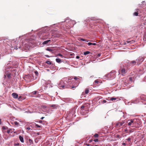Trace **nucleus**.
Masks as SVG:
<instances>
[{"mask_svg":"<svg viewBox=\"0 0 146 146\" xmlns=\"http://www.w3.org/2000/svg\"><path fill=\"white\" fill-rule=\"evenodd\" d=\"M95 82V83H98V80H96Z\"/></svg>","mask_w":146,"mask_h":146,"instance_id":"obj_45","label":"nucleus"},{"mask_svg":"<svg viewBox=\"0 0 146 146\" xmlns=\"http://www.w3.org/2000/svg\"><path fill=\"white\" fill-rule=\"evenodd\" d=\"M89 92V90L88 89H86L85 90V94H87Z\"/></svg>","mask_w":146,"mask_h":146,"instance_id":"obj_24","label":"nucleus"},{"mask_svg":"<svg viewBox=\"0 0 146 146\" xmlns=\"http://www.w3.org/2000/svg\"><path fill=\"white\" fill-rule=\"evenodd\" d=\"M90 53V52L89 51H87L86 52H84V55H86L89 54Z\"/></svg>","mask_w":146,"mask_h":146,"instance_id":"obj_17","label":"nucleus"},{"mask_svg":"<svg viewBox=\"0 0 146 146\" xmlns=\"http://www.w3.org/2000/svg\"><path fill=\"white\" fill-rule=\"evenodd\" d=\"M78 78L77 77H75L74 78V79H75V80H77V79H78Z\"/></svg>","mask_w":146,"mask_h":146,"instance_id":"obj_39","label":"nucleus"},{"mask_svg":"<svg viewBox=\"0 0 146 146\" xmlns=\"http://www.w3.org/2000/svg\"><path fill=\"white\" fill-rule=\"evenodd\" d=\"M91 19L92 20H96V19Z\"/></svg>","mask_w":146,"mask_h":146,"instance_id":"obj_50","label":"nucleus"},{"mask_svg":"<svg viewBox=\"0 0 146 146\" xmlns=\"http://www.w3.org/2000/svg\"><path fill=\"white\" fill-rule=\"evenodd\" d=\"M128 122V125H129V126H130L131 124V123L132 122H133V119H131L130 120V121H129V122Z\"/></svg>","mask_w":146,"mask_h":146,"instance_id":"obj_10","label":"nucleus"},{"mask_svg":"<svg viewBox=\"0 0 146 146\" xmlns=\"http://www.w3.org/2000/svg\"><path fill=\"white\" fill-rule=\"evenodd\" d=\"M52 107L53 106V105H52Z\"/></svg>","mask_w":146,"mask_h":146,"instance_id":"obj_53","label":"nucleus"},{"mask_svg":"<svg viewBox=\"0 0 146 146\" xmlns=\"http://www.w3.org/2000/svg\"><path fill=\"white\" fill-rule=\"evenodd\" d=\"M7 76L8 78H9L11 77V74H8Z\"/></svg>","mask_w":146,"mask_h":146,"instance_id":"obj_35","label":"nucleus"},{"mask_svg":"<svg viewBox=\"0 0 146 146\" xmlns=\"http://www.w3.org/2000/svg\"><path fill=\"white\" fill-rule=\"evenodd\" d=\"M80 40L83 41H84L86 42H88V41L86 39H83L82 38H80Z\"/></svg>","mask_w":146,"mask_h":146,"instance_id":"obj_9","label":"nucleus"},{"mask_svg":"<svg viewBox=\"0 0 146 146\" xmlns=\"http://www.w3.org/2000/svg\"><path fill=\"white\" fill-rule=\"evenodd\" d=\"M17 145H19V143H18L17 144Z\"/></svg>","mask_w":146,"mask_h":146,"instance_id":"obj_51","label":"nucleus"},{"mask_svg":"<svg viewBox=\"0 0 146 146\" xmlns=\"http://www.w3.org/2000/svg\"><path fill=\"white\" fill-rule=\"evenodd\" d=\"M141 59L140 57L136 59V60L137 61V64H138L139 63V60Z\"/></svg>","mask_w":146,"mask_h":146,"instance_id":"obj_25","label":"nucleus"},{"mask_svg":"<svg viewBox=\"0 0 146 146\" xmlns=\"http://www.w3.org/2000/svg\"><path fill=\"white\" fill-rule=\"evenodd\" d=\"M34 72H35V74H36V76H38V72L37 71H35Z\"/></svg>","mask_w":146,"mask_h":146,"instance_id":"obj_29","label":"nucleus"},{"mask_svg":"<svg viewBox=\"0 0 146 146\" xmlns=\"http://www.w3.org/2000/svg\"><path fill=\"white\" fill-rule=\"evenodd\" d=\"M44 118V117H42L41 118V119H43Z\"/></svg>","mask_w":146,"mask_h":146,"instance_id":"obj_46","label":"nucleus"},{"mask_svg":"<svg viewBox=\"0 0 146 146\" xmlns=\"http://www.w3.org/2000/svg\"><path fill=\"white\" fill-rule=\"evenodd\" d=\"M11 130V129H9L7 131V133L9 134L10 132V131Z\"/></svg>","mask_w":146,"mask_h":146,"instance_id":"obj_30","label":"nucleus"},{"mask_svg":"<svg viewBox=\"0 0 146 146\" xmlns=\"http://www.w3.org/2000/svg\"><path fill=\"white\" fill-rule=\"evenodd\" d=\"M12 96L14 98H18V95L16 93H12Z\"/></svg>","mask_w":146,"mask_h":146,"instance_id":"obj_3","label":"nucleus"},{"mask_svg":"<svg viewBox=\"0 0 146 146\" xmlns=\"http://www.w3.org/2000/svg\"><path fill=\"white\" fill-rule=\"evenodd\" d=\"M35 126L38 128V127H41L40 126V125H38L37 124H36V125Z\"/></svg>","mask_w":146,"mask_h":146,"instance_id":"obj_32","label":"nucleus"},{"mask_svg":"<svg viewBox=\"0 0 146 146\" xmlns=\"http://www.w3.org/2000/svg\"><path fill=\"white\" fill-rule=\"evenodd\" d=\"M88 44L89 45V46H90V45H95L96 44V43H91V42H88Z\"/></svg>","mask_w":146,"mask_h":146,"instance_id":"obj_12","label":"nucleus"},{"mask_svg":"<svg viewBox=\"0 0 146 146\" xmlns=\"http://www.w3.org/2000/svg\"><path fill=\"white\" fill-rule=\"evenodd\" d=\"M134 124H135V123L134 122L133 120V122H132L131 123V125L130 126H131V127H134Z\"/></svg>","mask_w":146,"mask_h":146,"instance_id":"obj_22","label":"nucleus"},{"mask_svg":"<svg viewBox=\"0 0 146 146\" xmlns=\"http://www.w3.org/2000/svg\"><path fill=\"white\" fill-rule=\"evenodd\" d=\"M46 63L48 64H51V62L49 60L47 61L46 62Z\"/></svg>","mask_w":146,"mask_h":146,"instance_id":"obj_20","label":"nucleus"},{"mask_svg":"<svg viewBox=\"0 0 146 146\" xmlns=\"http://www.w3.org/2000/svg\"><path fill=\"white\" fill-rule=\"evenodd\" d=\"M46 50H47L48 51H50V52H52L53 51V50H52V49H51V48H47L46 49Z\"/></svg>","mask_w":146,"mask_h":146,"instance_id":"obj_21","label":"nucleus"},{"mask_svg":"<svg viewBox=\"0 0 146 146\" xmlns=\"http://www.w3.org/2000/svg\"><path fill=\"white\" fill-rule=\"evenodd\" d=\"M14 123L15 125H17V126H19L20 125L19 123L17 121H15L14 122Z\"/></svg>","mask_w":146,"mask_h":146,"instance_id":"obj_13","label":"nucleus"},{"mask_svg":"<svg viewBox=\"0 0 146 146\" xmlns=\"http://www.w3.org/2000/svg\"><path fill=\"white\" fill-rule=\"evenodd\" d=\"M127 140L128 141H130L131 140V139L130 137H129L128 138H127Z\"/></svg>","mask_w":146,"mask_h":146,"instance_id":"obj_38","label":"nucleus"},{"mask_svg":"<svg viewBox=\"0 0 146 146\" xmlns=\"http://www.w3.org/2000/svg\"><path fill=\"white\" fill-rule=\"evenodd\" d=\"M86 145H88V146H89V144H87Z\"/></svg>","mask_w":146,"mask_h":146,"instance_id":"obj_49","label":"nucleus"},{"mask_svg":"<svg viewBox=\"0 0 146 146\" xmlns=\"http://www.w3.org/2000/svg\"><path fill=\"white\" fill-rule=\"evenodd\" d=\"M37 93V91H34V92H32L31 93V94H36Z\"/></svg>","mask_w":146,"mask_h":146,"instance_id":"obj_23","label":"nucleus"},{"mask_svg":"<svg viewBox=\"0 0 146 146\" xmlns=\"http://www.w3.org/2000/svg\"><path fill=\"white\" fill-rule=\"evenodd\" d=\"M45 56L47 57H50V56L48 55H45Z\"/></svg>","mask_w":146,"mask_h":146,"instance_id":"obj_42","label":"nucleus"},{"mask_svg":"<svg viewBox=\"0 0 146 146\" xmlns=\"http://www.w3.org/2000/svg\"><path fill=\"white\" fill-rule=\"evenodd\" d=\"M2 129H8V128L7 127H5V126H3L2 127Z\"/></svg>","mask_w":146,"mask_h":146,"instance_id":"obj_27","label":"nucleus"},{"mask_svg":"<svg viewBox=\"0 0 146 146\" xmlns=\"http://www.w3.org/2000/svg\"><path fill=\"white\" fill-rule=\"evenodd\" d=\"M101 54L99 53V54H98V55H97V56L98 57H100L101 56Z\"/></svg>","mask_w":146,"mask_h":146,"instance_id":"obj_36","label":"nucleus"},{"mask_svg":"<svg viewBox=\"0 0 146 146\" xmlns=\"http://www.w3.org/2000/svg\"><path fill=\"white\" fill-rule=\"evenodd\" d=\"M86 104L82 106L81 107V110H82L83 109H84V108L86 106Z\"/></svg>","mask_w":146,"mask_h":146,"instance_id":"obj_15","label":"nucleus"},{"mask_svg":"<svg viewBox=\"0 0 146 146\" xmlns=\"http://www.w3.org/2000/svg\"><path fill=\"white\" fill-rule=\"evenodd\" d=\"M63 82H63L61 81V82H60V83H59V87L60 89V87H61V86H62V84H63Z\"/></svg>","mask_w":146,"mask_h":146,"instance_id":"obj_14","label":"nucleus"},{"mask_svg":"<svg viewBox=\"0 0 146 146\" xmlns=\"http://www.w3.org/2000/svg\"><path fill=\"white\" fill-rule=\"evenodd\" d=\"M50 40H47L43 42L42 44H48V43L50 41Z\"/></svg>","mask_w":146,"mask_h":146,"instance_id":"obj_5","label":"nucleus"},{"mask_svg":"<svg viewBox=\"0 0 146 146\" xmlns=\"http://www.w3.org/2000/svg\"><path fill=\"white\" fill-rule=\"evenodd\" d=\"M61 86V87H60V89H63L64 88H69V87H68L67 86H66L65 85H62V86Z\"/></svg>","mask_w":146,"mask_h":146,"instance_id":"obj_8","label":"nucleus"},{"mask_svg":"<svg viewBox=\"0 0 146 146\" xmlns=\"http://www.w3.org/2000/svg\"><path fill=\"white\" fill-rule=\"evenodd\" d=\"M145 2V1H143L142 2V3L141 4H139V6L140 7H144V6L145 5V4L144 5L143 3H144Z\"/></svg>","mask_w":146,"mask_h":146,"instance_id":"obj_6","label":"nucleus"},{"mask_svg":"<svg viewBox=\"0 0 146 146\" xmlns=\"http://www.w3.org/2000/svg\"><path fill=\"white\" fill-rule=\"evenodd\" d=\"M56 60L57 62L58 63H60L61 62V60L59 58H56Z\"/></svg>","mask_w":146,"mask_h":146,"instance_id":"obj_11","label":"nucleus"},{"mask_svg":"<svg viewBox=\"0 0 146 146\" xmlns=\"http://www.w3.org/2000/svg\"><path fill=\"white\" fill-rule=\"evenodd\" d=\"M120 69L119 70V74H120L123 76H124L127 72V69L124 67L123 65H121L120 66Z\"/></svg>","mask_w":146,"mask_h":146,"instance_id":"obj_1","label":"nucleus"},{"mask_svg":"<svg viewBox=\"0 0 146 146\" xmlns=\"http://www.w3.org/2000/svg\"><path fill=\"white\" fill-rule=\"evenodd\" d=\"M133 15L134 16H137L138 15V11L135 12L133 13Z\"/></svg>","mask_w":146,"mask_h":146,"instance_id":"obj_16","label":"nucleus"},{"mask_svg":"<svg viewBox=\"0 0 146 146\" xmlns=\"http://www.w3.org/2000/svg\"><path fill=\"white\" fill-rule=\"evenodd\" d=\"M125 122L124 121H122L121 122H120L116 124V125L118 127H120Z\"/></svg>","mask_w":146,"mask_h":146,"instance_id":"obj_2","label":"nucleus"},{"mask_svg":"<svg viewBox=\"0 0 146 146\" xmlns=\"http://www.w3.org/2000/svg\"><path fill=\"white\" fill-rule=\"evenodd\" d=\"M76 58L78 59L80 58V57L79 56H77L76 57Z\"/></svg>","mask_w":146,"mask_h":146,"instance_id":"obj_41","label":"nucleus"},{"mask_svg":"<svg viewBox=\"0 0 146 146\" xmlns=\"http://www.w3.org/2000/svg\"><path fill=\"white\" fill-rule=\"evenodd\" d=\"M26 129L27 130H30L31 129V128L30 127H27V128H26Z\"/></svg>","mask_w":146,"mask_h":146,"instance_id":"obj_37","label":"nucleus"},{"mask_svg":"<svg viewBox=\"0 0 146 146\" xmlns=\"http://www.w3.org/2000/svg\"><path fill=\"white\" fill-rule=\"evenodd\" d=\"M98 136H99V135L98 134H96L94 135V137L96 138L98 137Z\"/></svg>","mask_w":146,"mask_h":146,"instance_id":"obj_28","label":"nucleus"},{"mask_svg":"<svg viewBox=\"0 0 146 146\" xmlns=\"http://www.w3.org/2000/svg\"><path fill=\"white\" fill-rule=\"evenodd\" d=\"M106 102H107V101L105 100H103L101 102V103L102 104H104L105 103H106Z\"/></svg>","mask_w":146,"mask_h":146,"instance_id":"obj_26","label":"nucleus"},{"mask_svg":"<svg viewBox=\"0 0 146 146\" xmlns=\"http://www.w3.org/2000/svg\"><path fill=\"white\" fill-rule=\"evenodd\" d=\"M116 99H117V98H115L114 97H112V98H111L110 99V100L111 101H113L114 100H115Z\"/></svg>","mask_w":146,"mask_h":146,"instance_id":"obj_18","label":"nucleus"},{"mask_svg":"<svg viewBox=\"0 0 146 146\" xmlns=\"http://www.w3.org/2000/svg\"><path fill=\"white\" fill-rule=\"evenodd\" d=\"M131 78H129V79H131Z\"/></svg>","mask_w":146,"mask_h":146,"instance_id":"obj_52","label":"nucleus"},{"mask_svg":"<svg viewBox=\"0 0 146 146\" xmlns=\"http://www.w3.org/2000/svg\"><path fill=\"white\" fill-rule=\"evenodd\" d=\"M21 98H22V96H19V98H18V100H19V101H21V100L20 99Z\"/></svg>","mask_w":146,"mask_h":146,"instance_id":"obj_33","label":"nucleus"},{"mask_svg":"<svg viewBox=\"0 0 146 146\" xmlns=\"http://www.w3.org/2000/svg\"><path fill=\"white\" fill-rule=\"evenodd\" d=\"M136 63L137 62L135 61H132L129 63L130 64H131L133 65H135Z\"/></svg>","mask_w":146,"mask_h":146,"instance_id":"obj_7","label":"nucleus"},{"mask_svg":"<svg viewBox=\"0 0 146 146\" xmlns=\"http://www.w3.org/2000/svg\"><path fill=\"white\" fill-rule=\"evenodd\" d=\"M19 138L20 139V141L22 143L24 142V139H23V137L20 135L19 136Z\"/></svg>","mask_w":146,"mask_h":146,"instance_id":"obj_4","label":"nucleus"},{"mask_svg":"<svg viewBox=\"0 0 146 146\" xmlns=\"http://www.w3.org/2000/svg\"><path fill=\"white\" fill-rule=\"evenodd\" d=\"M140 146V145H139V146Z\"/></svg>","mask_w":146,"mask_h":146,"instance_id":"obj_54","label":"nucleus"},{"mask_svg":"<svg viewBox=\"0 0 146 146\" xmlns=\"http://www.w3.org/2000/svg\"><path fill=\"white\" fill-rule=\"evenodd\" d=\"M125 145L126 144L125 143H122V145Z\"/></svg>","mask_w":146,"mask_h":146,"instance_id":"obj_44","label":"nucleus"},{"mask_svg":"<svg viewBox=\"0 0 146 146\" xmlns=\"http://www.w3.org/2000/svg\"><path fill=\"white\" fill-rule=\"evenodd\" d=\"M29 142L31 144H33V141L31 139H29Z\"/></svg>","mask_w":146,"mask_h":146,"instance_id":"obj_19","label":"nucleus"},{"mask_svg":"<svg viewBox=\"0 0 146 146\" xmlns=\"http://www.w3.org/2000/svg\"><path fill=\"white\" fill-rule=\"evenodd\" d=\"M92 141V139H90L89 141V142H91Z\"/></svg>","mask_w":146,"mask_h":146,"instance_id":"obj_43","label":"nucleus"},{"mask_svg":"<svg viewBox=\"0 0 146 146\" xmlns=\"http://www.w3.org/2000/svg\"><path fill=\"white\" fill-rule=\"evenodd\" d=\"M57 56H61L62 57V54H58L57 55Z\"/></svg>","mask_w":146,"mask_h":146,"instance_id":"obj_31","label":"nucleus"},{"mask_svg":"<svg viewBox=\"0 0 146 146\" xmlns=\"http://www.w3.org/2000/svg\"><path fill=\"white\" fill-rule=\"evenodd\" d=\"M75 86H72V88H75Z\"/></svg>","mask_w":146,"mask_h":146,"instance_id":"obj_48","label":"nucleus"},{"mask_svg":"<svg viewBox=\"0 0 146 146\" xmlns=\"http://www.w3.org/2000/svg\"><path fill=\"white\" fill-rule=\"evenodd\" d=\"M1 124V119H0V124Z\"/></svg>","mask_w":146,"mask_h":146,"instance_id":"obj_47","label":"nucleus"},{"mask_svg":"<svg viewBox=\"0 0 146 146\" xmlns=\"http://www.w3.org/2000/svg\"><path fill=\"white\" fill-rule=\"evenodd\" d=\"M38 122L39 123H42V120H40Z\"/></svg>","mask_w":146,"mask_h":146,"instance_id":"obj_40","label":"nucleus"},{"mask_svg":"<svg viewBox=\"0 0 146 146\" xmlns=\"http://www.w3.org/2000/svg\"><path fill=\"white\" fill-rule=\"evenodd\" d=\"M94 141L95 142H96L98 141V139H96L94 140Z\"/></svg>","mask_w":146,"mask_h":146,"instance_id":"obj_34","label":"nucleus"}]
</instances>
